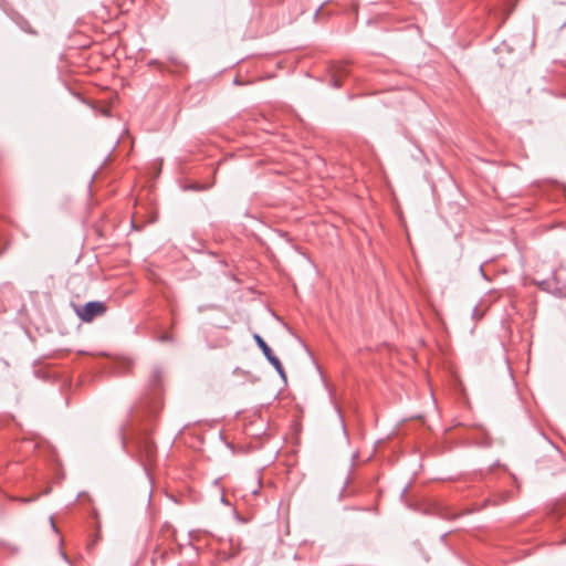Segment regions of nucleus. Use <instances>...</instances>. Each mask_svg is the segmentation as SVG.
<instances>
[{"label":"nucleus","mask_w":566,"mask_h":566,"mask_svg":"<svg viewBox=\"0 0 566 566\" xmlns=\"http://www.w3.org/2000/svg\"><path fill=\"white\" fill-rule=\"evenodd\" d=\"M23 31L30 33V34H36V31H34L30 25L29 23H27L25 25L22 27Z\"/></svg>","instance_id":"obj_6"},{"label":"nucleus","mask_w":566,"mask_h":566,"mask_svg":"<svg viewBox=\"0 0 566 566\" xmlns=\"http://www.w3.org/2000/svg\"><path fill=\"white\" fill-rule=\"evenodd\" d=\"M266 359L275 368L277 374L285 380L286 379L285 370H284L283 365L280 361V359L274 354L266 357Z\"/></svg>","instance_id":"obj_2"},{"label":"nucleus","mask_w":566,"mask_h":566,"mask_svg":"<svg viewBox=\"0 0 566 566\" xmlns=\"http://www.w3.org/2000/svg\"><path fill=\"white\" fill-rule=\"evenodd\" d=\"M170 339H171V337H170L169 335H164V336L161 337V340H163V342L170 340Z\"/></svg>","instance_id":"obj_8"},{"label":"nucleus","mask_w":566,"mask_h":566,"mask_svg":"<svg viewBox=\"0 0 566 566\" xmlns=\"http://www.w3.org/2000/svg\"><path fill=\"white\" fill-rule=\"evenodd\" d=\"M333 86L334 87H340L342 86L339 78H337L335 76L333 77Z\"/></svg>","instance_id":"obj_7"},{"label":"nucleus","mask_w":566,"mask_h":566,"mask_svg":"<svg viewBox=\"0 0 566 566\" xmlns=\"http://www.w3.org/2000/svg\"><path fill=\"white\" fill-rule=\"evenodd\" d=\"M254 340H255V343L258 344V346L260 347V349L262 350V353H263V355L265 357H269V356H271L273 354V352L270 348V346L266 344V342L259 334L254 335Z\"/></svg>","instance_id":"obj_3"},{"label":"nucleus","mask_w":566,"mask_h":566,"mask_svg":"<svg viewBox=\"0 0 566 566\" xmlns=\"http://www.w3.org/2000/svg\"><path fill=\"white\" fill-rule=\"evenodd\" d=\"M50 521H51V525H52L53 530H54V531H56V526H55V524H54L53 518H51Z\"/></svg>","instance_id":"obj_9"},{"label":"nucleus","mask_w":566,"mask_h":566,"mask_svg":"<svg viewBox=\"0 0 566 566\" xmlns=\"http://www.w3.org/2000/svg\"><path fill=\"white\" fill-rule=\"evenodd\" d=\"M512 497V491H504L500 493L494 500H492L493 505H500L506 503Z\"/></svg>","instance_id":"obj_4"},{"label":"nucleus","mask_w":566,"mask_h":566,"mask_svg":"<svg viewBox=\"0 0 566 566\" xmlns=\"http://www.w3.org/2000/svg\"><path fill=\"white\" fill-rule=\"evenodd\" d=\"M107 307L105 303L99 301L87 302L83 306H76L75 312L81 321L85 323L92 322L94 318L102 316L106 313Z\"/></svg>","instance_id":"obj_1"},{"label":"nucleus","mask_w":566,"mask_h":566,"mask_svg":"<svg viewBox=\"0 0 566 566\" xmlns=\"http://www.w3.org/2000/svg\"><path fill=\"white\" fill-rule=\"evenodd\" d=\"M155 450L151 442H145V454L148 460L154 457Z\"/></svg>","instance_id":"obj_5"}]
</instances>
